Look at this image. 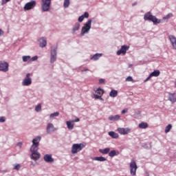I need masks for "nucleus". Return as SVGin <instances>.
I'll use <instances>...</instances> for the list:
<instances>
[{
  "label": "nucleus",
  "instance_id": "11",
  "mask_svg": "<svg viewBox=\"0 0 176 176\" xmlns=\"http://www.w3.org/2000/svg\"><path fill=\"white\" fill-rule=\"evenodd\" d=\"M129 49H130V47L127 45H122L120 50L117 51V56H120V54H123V56H124Z\"/></svg>",
  "mask_w": 176,
  "mask_h": 176
},
{
  "label": "nucleus",
  "instance_id": "44",
  "mask_svg": "<svg viewBox=\"0 0 176 176\" xmlns=\"http://www.w3.org/2000/svg\"><path fill=\"white\" fill-rule=\"evenodd\" d=\"M3 34H5V32H3V30H2V29H0V36H2V35H3Z\"/></svg>",
  "mask_w": 176,
  "mask_h": 176
},
{
  "label": "nucleus",
  "instance_id": "7",
  "mask_svg": "<svg viewBox=\"0 0 176 176\" xmlns=\"http://www.w3.org/2000/svg\"><path fill=\"white\" fill-rule=\"evenodd\" d=\"M95 93L96 94H94V98H96L97 100H102V97L104 93V89L99 87L96 90H95Z\"/></svg>",
  "mask_w": 176,
  "mask_h": 176
},
{
  "label": "nucleus",
  "instance_id": "41",
  "mask_svg": "<svg viewBox=\"0 0 176 176\" xmlns=\"http://www.w3.org/2000/svg\"><path fill=\"white\" fill-rule=\"evenodd\" d=\"M6 118L5 117H0V123L5 122Z\"/></svg>",
  "mask_w": 176,
  "mask_h": 176
},
{
  "label": "nucleus",
  "instance_id": "43",
  "mask_svg": "<svg viewBox=\"0 0 176 176\" xmlns=\"http://www.w3.org/2000/svg\"><path fill=\"white\" fill-rule=\"evenodd\" d=\"M151 78H152V76H151V74L148 76V77H147L145 80L144 82H148V80H149V79H151Z\"/></svg>",
  "mask_w": 176,
  "mask_h": 176
},
{
  "label": "nucleus",
  "instance_id": "39",
  "mask_svg": "<svg viewBox=\"0 0 176 176\" xmlns=\"http://www.w3.org/2000/svg\"><path fill=\"white\" fill-rule=\"evenodd\" d=\"M11 0H1V5H6L8 2H10Z\"/></svg>",
  "mask_w": 176,
  "mask_h": 176
},
{
  "label": "nucleus",
  "instance_id": "29",
  "mask_svg": "<svg viewBox=\"0 0 176 176\" xmlns=\"http://www.w3.org/2000/svg\"><path fill=\"white\" fill-rule=\"evenodd\" d=\"M110 97L115 98L118 96V91L112 89L109 94Z\"/></svg>",
  "mask_w": 176,
  "mask_h": 176
},
{
  "label": "nucleus",
  "instance_id": "45",
  "mask_svg": "<svg viewBox=\"0 0 176 176\" xmlns=\"http://www.w3.org/2000/svg\"><path fill=\"white\" fill-rule=\"evenodd\" d=\"M79 121H80L79 118H76L75 120H72V122L75 123V122H79Z\"/></svg>",
  "mask_w": 176,
  "mask_h": 176
},
{
  "label": "nucleus",
  "instance_id": "20",
  "mask_svg": "<svg viewBox=\"0 0 176 176\" xmlns=\"http://www.w3.org/2000/svg\"><path fill=\"white\" fill-rule=\"evenodd\" d=\"M109 135L110 137H111V138H115V139L119 138V134L117 133L115 131H110V132H109Z\"/></svg>",
  "mask_w": 176,
  "mask_h": 176
},
{
  "label": "nucleus",
  "instance_id": "3",
  "mask_svg": "<svg viewBox=\"0 0 176 176\" xmlns=\"http://www.w3.org/2000/svg\"><path fill=\"white\" fill-rule=\"evenodd\" d=\"M85 146H86V144L83 143L74 144L72 146V153L73 155H76V153H78V152H80Z\"/></svg>",
  "mask_w": 176,
  "mask_h": 176
},
{
  "label": "nucleus",
  "instance_id": "33",
  "mask_svg": "<svg viewBox=\"0 0 176 176\" xmlns=\"http://www.w3.org/2000/svg\"><path fill=\"white\" fill-rule=\"evenodd\" d=\"M63 6L64 8H68L69 6V0H64Z\"/></svg>",
  "mask_w": 176,
  "mask_h": 176
},
{
  "label": "nucleus",
  "instance_id": "27",
  "mask_svg": "<svg viewBox=\"0 0 176 176\" xmlns=\"http://www.w3.org/2000/svg\"><path fill=\"white\" fill-rule=\"evenodd\" d=\"M22 58H23V63H27V61H28L29 63H31V56H23Z\"/></svg>",
  "mask_w": 176,
  "mask_h": 176
},
{
  "label": "nucleus",
  "instance_id": "23",
  "mask_svg": "<svg viewBox=\"0 0 176 176\" xmlns=\"http://www.w3.org/2000/svg\"><path fill=\"white\" fill-rule=\"evenodd\" d=\"M109 151H111V148H106L104 149H99V152L100 153H102V155H107V153H109Z\"/></svg>",
  "mask_w": 176,
  "mask_h": 176
},
{
  "label": "nucleus",
  "instance_id": "49",
  "mask_svg": "<svg viewBox=\"0 0 176 176\" xmlns=\"http://www.w3.org/2000/svg\"><path fill=\"white\" fill-rule=\"evenodd\" d=\"M135 3H133L132 6H135Z\"/></svg>",
  "mask_w": 176,
  "mask_h": 176
},
{
  "label": "nucleus",
  "instance_id": "9",
  "mask_svg": "<svg viewBox=\"0 0 176 176\" xmlns=\"http://www.w3.org/2000/svg\"><path fill=\"white\" fill-rule=\"evenodd\" d=\"M31 74L28 73L26 77L22 81L23 86H30L32 83V79L31 78Z\"/></svg>",
  "mask_w": 176,
  "mask_h": 176
},
{
  "label": "nucleus",
  "instance_id": "37",
  "mask_svg": "<svg viewBox=\"0 0 176 176\" xmlns=\"http://www.w3.org/2000/svg\"><path fill=\"white\" fill-rule=\"evenodd\" d=\"M38 60V56H34L32 58H30V63L32 61H36Z\"/></svg>",
  "mask_w": 176,
  "mask_h": 176
},
{
  "label": "nucleus",
  "instance_id": "22",
  "mask_svg": "<svg viewBox=\"0 0 176 176\" xmlns=\"http://www.w3.org/2000/svg\"><path fill=\"white\" fill-rule=\"evenodd\" d=\"M119 155V151H116L115 150H113L109 153V156L110 157H113L114 156H118Z\"/></svg>",
  "mask_w": 176,
  "mask_h": 176
},
{
  "label": "nucleus",
  "instance_id": "16",
  "mask_svg": "<svg viewBox=\"0 0 176 176\" xmlns=\"http://www.w3.org/2000/svg\"><path fill=\"white\" fill-rule=\"evenodd\" d=\"M40 47H45L46 45L47 44V42L46 41V38L44 37L41 38L38 40Z\"/></svg>",
  "mask_w": 176,
  "mask_h": 176
},
{
  "label": "nucleus",
  "instance_id": "1",
  "mask_svg": "<svg viewBox=\"0 0 176 176\" xmlns=\"http://www.w3.org/2000/svg\"><path fill=\"white\" fill-rule=\"evenodd\" d=\"M41 136H38L32 140V145L30 148L32 152L31 159L35 161L41 157V154L38 153V149H39V142H41Z\"/></svg>",
  "mask_w": 176,
  "mask_h": 176
},
{
  "label": "nucleus",
  "instance_id": "18",
  "mask_svg": "<svg viewBox=\"0 0 176 176\" xmlns=\"http://www.w3.org/2000/svg\"><path fill=\"white\" fill-rule=\"evenodd\" d=\"M85 19H89V12H85L84 13V14L79 16V18H78L79 23H82V21H83V20H85Z\"/></svg>",
  "mask_w": 176,
  "mask_h": 176
},
{
  "label": "nucleus",
  "instance_id": "47",
  "mask_svg": "<svg viewBox=\"0 0 176 176\" xmlns=\"http://www.w3.org/2000/svg\"><path fill=\"white\" fill-rule=\"evenodd\" d=\"M22 145H23V143L21 142L18 143V146H20V148H21Z\"/></svg>",
  "mask_w": 176,
  "mask_h": 176
},
{
  "label": "nucleus",
  "instance_id": "5",
  "mask_svg": "<svg viewBox=\"0 0 176 176\" xmlns=\"http://www.w3.org/2000/svg\"><path fill=\"white\" fill-rule=\"evenodd\" d=\"M90 28H91V19H89L82 28L81 35H85L86 32H89Z\"/></svg>",
  "mask_w": 176,
  "mask_h": 176
},
{
  "label": "nucleus",
  "instance_id": "10",
  "mask_svg": "<svg viewBox=\"0 0 176 176\" xmlns=\"http://www.w3.org/2000/svg\"><path fill=\"white\" fill-rule=\"evenodd\" d=\"M36 6V1H31L30 2L27 3L24 6V10H31V9H34Z\"/></svg>",
  "mask_w": 176,
  "mask_h": 176
},
{
  "label": "nucleus",
  "instance_id": "30",
  "mask_svg": "<svg viewBox=\"0 0 176 176\" xmlns=\"http://www.w3.org/2000/svg\"><path fill=\"white\" fill-rule=\"evenodd\" d=\"M139 129H147L148 127V123L146 122H141L139 124Z\"/></svg>",
  "mask_w": 176,
  "mask_h": 176
},
{
  "label": "nucleus",
  "instance_id": "26",
  "mask_svg": "<svg viewBox=\"0 0 176 176\" xmlns=\"http://www.w3.org/2000/svg\"><path fill=\"white\" fill-rule=\"evenodd\" d=\"M93 160H97L98 162H107V158L104 157H96Z\"/></svg>",
  "mask_w": 176,
  "mask_h": 176
},
{
  "label": "nucleus",
  "instance_id": "6",
  "mask_svg": "<svg viewBox=\"0 0 176 176\" xmlns=\"http://www.w3.org/2000/svg\"><path fill=\"white\" fill-rule=\"evenodd\" d=\"M51 3L52 0H42L41 8L43 12H49Z\"/></svg>",
  "mask_w": 176,
  "mask_h": 176
},
{
  "label": "nucleus",
  "instance_id": "35",
  "mask_svg": "<svg viewBox=\"0 0 176 176\" xmlns=\"http://www.w3.org/2000/svg\"><path fill=\"white\" fill-rule=\"evenodd\" d=\"M126 82H134V80H133V77L131 76H128L126 78Z\"/></svg>",
  "mask_w": 176,
  "mask_h": 176
},
{
  "label": "nucleus",
  "instance_id": "40",
  "mask_svg": "<svg viewBox=\"0 0 176 176\" xmlns=\"http://www.w3.org/2000/svg\"><path fill=\"white\" fill-rule=\"evenodd\" d=\"M54 116H58V112H55L50 115V118H54Z\"/></svg>",
  "mask_w": 176,
  "mask_h": 176
},
{
  "label": "nucleus",
  "instance_id": "32",
  "mask_svg": "<svg viewBox=\"0 0 176 176\" xmlns=\"http://www.w3.org/2000/svg\"><path fill=\"white\" fill-rule=\"evenodd\" d=\"M172 127H173V126L170 124H169L166 127V129H165V133H169V131H170V130H171V129H172Z\"/></svg>",
  "mask_w": 176,
  "mask_h": 176
},
{
  "label": "nucleus",
  "instance_id": "17",
  "mask_svg": "<svg viewBox=\"0 0 176 176\" xmlns=\"http://www.w3.org/2000/svg\"><path fill=\"white\" fill-rule=\"evenodd\" d=\"M168 98L170 102H176V94H168Z\"/></svg>",
  "mask_w": 176,
  "mask_h": 176
},
{
  "label": "nucleus",
  "instance_id": "42",
  "mask_svg": "<svg viewBox=\"0 0 176 176\" xmlns=\"http://www.w3.org/2000/svg\"><path fill=\"white\" fill-rule=\"evenodd\" d=\"M14 170H20V165L17 164L14 166Z\"/></svg>",
  "mask_w": 176,
  "mask_h": 176
},
{
  "label": "nucleus",
  "instance_id": "50",
  "mask_svg": "<svg viewBox=\"0 0 176 176\" xmlns=\"http://www.w3.org/2000/svg\"><path fill=\"white\" fill-rule=\"evenodd\" d=\"M123 111H126V109H124Z\"/></svg>",
  "mask_w": 176,
  "mask_h": 176
},
{
  "label": "nucleus",
  "instance_id": "34",
  "mask_svg": "<svg viewBox=\"0 0 176 176\" xmlns=\"http://www.w3.org/2000/svg\"><path fill=\"white\" fill-rule=\"evenodd\" d=\"M171 17H173V13H169L166 16L164 17V20H168V19Z\"/></svg>",
  "mask_w": 176,
  "mask_h": 176
},
{
  "label": "nucleus",
  "instance_id": "8",
  "mask_svg": "<svg viewBox=\"0 0 176 176\" xmlns=\"http://www.w3.org/2000/svg\"><path fill=\"white\" fill-rule=\"evenodd\" d=\"M0 71L8 72L9 71V63L5 62V60H0Z\"/></svg>",
  "mask_w": 176,
  "mask_h": 176
},
{
  "label": "nucleus",
  "instance_id": "15",
  "mask_svg": "<svg viewBox=\"0 0 176 176\" xmlns=\"http://www.w3.org/2000/svg\"><path fill=\"white\" fill-rule=\"evenodd\" d=\"M169 41H170L171 42L173 48L175 49V50H176V37L173 35H170Z\"/></svg>",
  "mask_w": 176,
  "mask_h": 176
},
{
  "label": "nucleus",
  "instance_id": "24",
  "mask_svg": "<svg viewBox=\"0 0 176 176\" xmlns=\"http://www.w3.org/2000/svg\"><path fill=\"white\" fill-rule=\"evenodd\" d=\"M160 75V70H155L154 72H153L151 74L150 76L153 77H157Z\"/></svg>",
  "mask_w": 176,
  "mask_h": 176
},
{
  "label": "nucleus",
  "instance_id": "38",
  "mask_svg": "<svg viewBox=\"0 0 176 176\" xmlns=\"http://www.w3.org/2000/svg\"><path fill=\"white\" fill-rule=\"evenodd\" d=\"M99 85H105V80L100 78L99 80Z\"/></svg>",
  "mask_w": 176,
  "mask_h": 176
},
{
  "label": "nucleus",
  "instance_id": "2",
  "mask_svg": "<svg viewBox=\"0 0 176 176\" xmlns=\"http://www.w3.org/2000/svg\"><path fill=\"white\" fill-rule=\"evenodd\" d=\"M144 19L145 21H152L154 24H160V19H157V18L152 15L151 12L146 13L144 16Z\"/></svg>",
  "mask_w": 176,
  "mask_h": 176
},
{
  "label": "nucleus",
  "instance_id": "28",
  "mask_svg": "<svg viewBox=\"0 0 176 176\" xmlns=\"http://www.w3.org/2000/svg\"><path fill=\"white\" fill-rule=\"evenodd\" d=\"M102 56V54H96L91 58V60H94L96 61L98 60V58H100V57H101Z\"/></svg>",
  "mask_w": 176,
  "mask_h": 176
},
{
  "label": "nucleus",
  "instance_id": "36",
  "mask_svg": "<svg viewBox=\"0 0 176 176\" xmlns=\"http://www.w3.org/2000/svg\"><path fill=\"white\" fill-rule=\"evenodd\" d=\"M41 109H42V105L41 104H38L36 108H35V111H41Z\"/></svg>",
  "mask_w": 176,
  "mask_h": 176
},
{
  "label": "nucleus",
  "instance_id": "12",
  "mask_svg": "<svg viewBox=\"0 0 176 176\" xmlns=\"http://www.w3.org/2000/svg\"><path fill=\"white\" fill-rule=\"evenodd\" d=\"M117 131L119 132L121 135H126L131 131L130 128H118Z\"/></svg>",
  "mask_w": 176,
  "mask_h": 176
},
{
  "label": "nucleus",
  "instance_id": "48",
  "mask_svg": "<svg viewBox=\"0 0 176 176\" xmlns=\"http://www.w3.org/2000/svg\"><path fill=\"white\" fill-rule=\"evenodd\" d=\"M126 112H127V111H122L121 113H122V115H124V113H126Z\"/></svg>",
  "mask_w": 176,
  "mask_h": 176
},
{
  "label": "nucleus",
  "instance_id": "25",
  "mask_svg": "<svg viewBox=\"0 0 176 176\" xmlns=\"http://www.w3.org/2000/svg\"><path fill=\"white\" fill-rule=\"evenodd\" d=\"M120 119V116L116 115V116H111L109 117V120H119Z\"/></svg>",
  "mask_w": 176,
  "mask_h": 176
},
{
  "label": "nucleus",
  "instance_id": "4",
  "mask_svg": "<svg viewBox=\"0 0 176 176\" xmlns=\"http://www.w3.org/2000/svg\"><path fill=\"white\" fill-rule=\"evenodd\" d=\"M137 168H138V166H137V162L134 160V159L131 160L130 163L131 175L135 176L137 175Z\"/></svg>",
  "mask_w": 176,
  "mask_h": 176
},
{
  "label": "nucleus",
  "instance_id": "46",
  "mask_svg": "<svg viewBox=\"0 0 176 176\" xmlns=\"http://www.w3.org/2000/svg\"><path fill=\"white\" fill-rule=\"evenodd\" d=\"M87 71H89V69L85 68L84 69L81 70V72H86Z\"/></svg>",
  "mask_w": 176,
  "mask_h": 176
},
{
  "label": "nucleus",
  "instance_id": "14",
  "mask_svg": "<svg viewBox=\"0 0 176 176\" xmlns=\"http://www.w3.org/2000/svg\"><path fill=\"white\" fill-rule=\"evenodd\" d=\"M43 159L47 163H53L54 162V160L52 157V155L50 154H46L44 155Z\"/></svg>",
  "mask_w": 176,
  "mask_h": 176
},
{
  "label": "nucleus",
  "instance_id": "19",
  "mask_svg": "<svg viewBox=\"0 0 176 176\" xmlns=\"http://www.w3.org/2000/svg\"><path fill=\"white\" fill-rule=\"evenodd\" d=\"M51 131H56V128H54L53 124H48L47 126V133H49Z\"/></svg>",
  "mask_w": 176,
  "mask_h": 176
},
{
  "label": "nucleus",
  "instance_id": "31",
  "mask_svg": "<svg viewBox=\"0 0 176 176\" xmlns=\"http://www.w3.org/2000/svg\"><path fill=\"white\" fill-rule=\"evenodd\" d=\"M80 28V23H76L74 25V28H73V32H76Z\"/></svg>",
  "mask_w": 176,
  "mask_h": 176
},
{
  "label": "nucleus",
  "instance_id": "13",
  "mask_svg": "<svg viewBox=\"0 0 176 176\" xmlns=\"http://www.w3.org/2000/svg\"><path fill=\"white\" fill-rule=\"evenodd\" d=\"M57 59V50H51L50 63H53Z\"/></svg>",
  "mask_w": 176,
  "mask_h": 176
},
{
  "label": "nucleus",
  "instance_id": "21",
  "mask_svg": "<svg viewBox=\"0 0 176 176\" xmlns=\"http://www.w3.org/2000/svg\"><path fill=\"white\" fill-rule=\"evenodd\" d=\"M66 124L69 130H72L74 129V122H72V120L67 121Z\"/></svg>",
  "mask_w": 176,
  "mask_h": 176
}]
</instances>
